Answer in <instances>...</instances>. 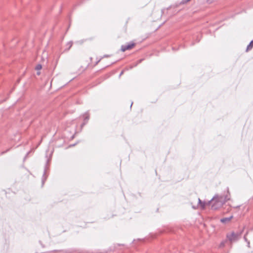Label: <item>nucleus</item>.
<instances>
[{
	"mask_svg": "<svg viewBox=\"0 0 253 253\" xmlns=\"http://www.w3.org/2000/svg\"><path fill=\"white\" fill-rule=\"evenodd\" d=\"M40 73H41L40 72H37V75H40Z\"/></svg>",
	"mask_w": 253,
	"mask_h": 253,
	"instance_id": "nucleus-17",
	"label": "nucleus"
},
{
	"mask_svg": "<svg viewBox=\"0 0 253 253\" xmlns=\"http://www.w3.org/2000/svg\"><path fill=\"white\" fill-rule=\"evenodd\" d=\"M224 246H225V242H224V241H223V242H222L220 244V245H219V248H223V247H224Z\"/></svg>",
	"mask_w": 253,
	"mask_h": 253,
	"instance_id": "nucleus-13",
	"label": "nucleus"
},
{
	"mask_svg": "<svg viewBox=\"0 0 253 253\" xmlns=\"http://www.w3.org/2000/svg\"><path fill=\"white\" fill-rule=\"evenodd\" d=\"M84 122L81 125V127H83L87 123V122L89 119V115L88 112H85L84 113Z\"/></svg>",
	"mask_w": 253,
	"mask_h": 253,
	"instance_id": "nucleus-5",
	"label": "nucleus"
},
{
	"mask_svg": "<svg viewBox=\"0 0 253 253\" xmlns=\"http://www.w3.org/2000/svg\"><path fill=\"white\" fill-rule=\"evenodd\" d=\"M233 217L232 216H230L229 217H225V218H221L220 219V221L222 222V223H226L227 222H228L229 221L231 218Z\"/></svg>",
	"mask_w": 253,
	"mask_h": 253,
	"instance_id": "nucleus-6",
	"label": "nucleus"
},
{
	"mask_svg": "<svg viewBox=\"0 0 253 253\" xmlns=\"http://www.w3.org/2000/svg\"><path fill=\"white\" fill-rule=\"evenodd\" d=\"M72 44H73L72 42H70L67 43V45L69 46L68 49H69L71 48V47L72 46Z\"/></svg>",
	"mask_w": 253,
	"mask_h": 253,
	"instance_id": "nucleus-14",
	"label": "nucleus"
},
{
	"mask_svg": "<svg viewBox=\"0 0 253 253\" xmlns=\"http://www.w3.org/2000/svg\"><path fill=\"white\" fill-rule=\"evenodd\" d=\"M124 73V71H122L120 74V76H122Z\"/></svg>",
	"mask_w": 253,
	"mask_h": 253,
	"instance_id": "nucleus-16",
	"label": "nucleus"
},
{
	"mask_svg": "<svg viewBox=\"0 0 253 253\" xmlns=\"http://www.w3.org/2000/svg\"><path fill=\"white\" fill-rule=\"evenodd\" d=\"M132 104H133V103L132 102V103H131V104L130 107H131V106H132Z\"/></svg>",
	"mask_w": 253,
	"mask_h": 253,
	"instance_id": "nucleus-19",
	"label": "nucleus"
},
{
	"mask_svg": "<svg viewBox=\"0 0 253 253\" xmlns=\"http://www.w3.org/2000/svg\"><path fill=\"white\" fill-rule=\"evenodd\" d=\"M210 204L211 205L212 210H216L220 208L223 204L217 197H214L211 200Z\"/></svg>",
	"mask_w": 253,
	"mask_h": 253,
	"instance_id": "nucleus-1",
	"label": "nucleus"
},
{
	"mask_svg": "<svg viewBox=\"0 0 253 253\" xmlns=\"http://www.w3.org/2000/svg\"><path fill=\"white\" fill-rule=\"evenodd\" d=\"M10 150V149H8L7 150H6V151H3L1 153V155H3L4 154H5L6 152H8L9 150Z\"/></svg>",
	"mask_w": 253,
	"mask_h": 253,
	"instance_id": "nucleus-15",
	"label": "nucleus"
},
{
	"mask_svg": "<svg viewBox=\"0 0 253 253\" xmlns=\"http://www.w3.org/2000/svg\"><path fill=\"white\" fill-rule=\"evenodd\" d=\"M253 47V40H252L250 42L249 44L247 46V49H246V51H248L251 50L252 48Z\"/></svg>",
	"mask_w": 253,
	"mask_h": 253,
	"instance_id": "nucleus-7",
	"label": "nucleus"
},
{
	"mask_svg": "<svg viewBox=\"0 0 253 253\" xmlns=\"http://www.w3.org/2000/svg\"><path fill=\"white\" fill-rule=\"evenodd\" d=\"M45 169H44V173L42 177V183L43 184L44 181L46 180V176H45Z\"/></svg>",
	"mask_w": 253,
	"mask_h": 253,
	"instance_id": "nucleus-8",
	"label": "nucleus"
},
{
	"mask_svg": "<svg viewBox=\"0 0 253 253\" xmlns=\"http://www.w3.org/2000/svg\"><path fill=\"white\" fill-rule=\"evenodd\" d=\"M242 232L235 233L232 232L230 234H227L226 237L230 242H236L238 241L241 237Z\"/></svg>",
	"mask_w": 253,
	"mask_h": 253,
	"instance_id": "nucleus-2",
	"label": "nucleus"
},
{
	"mask_svg": "<svg viewBox=\"0 0 253 253\" xmlns=\"http://www.w3.org/2000/svg\"><path fill=\"white\" fill-rule=\"evenodd\" d=\"M42 68V66L41 64H38L36 66V70L39 71V70H40Z\"/></svg>",
	"mask_w": 253,
	"mask_h": 253,
	"instance_id": "nucleus-11",
	"label": "nucleus"
},
{
	"mask_svg": "<svg viewBox=\"0 0 253 253\" xmlns=\"http://www.w3.org/2000/svg\"><path fill=\"white\" fill-rule=\"evenodd\" d=\"M246 235H245L244 236V239L245 241L247 243L248 247H250V241L247 239V238H246Z\"/></svg>",
	"mask_w": 253,
	"mask_h": 253,
	"instance_id": "nucleus-10",
	"label": "nucleus"
},
{
	"mask_svg": "<svg viewBox=\"0 0 253 253\" xmlns=\"http://www.w3.org/2000/svg\"><path fill=\"white\" fill-rule=\"evenodd\" d=\"M190 0H182L181 2H180V4H184L187 2H188V1H189Z\"/></svg>",
	"mask_w": 253,
	"mask_h": 253,
	"instance_id": "nucleus-12",
	"label": "nucleus"
},
{
	"mask_svg": "<svg viewBox=\"0 0 253 253\" xmlns=\"http://www.w3.org/2000/svg\"><path fill=\"white\" fill-rule=\"evenodd\" d=\"M104 57H109V55H104Z\"/></svg>",
	"mask_w": 253,
	"mask_h": 253,
	"instance_id": "nucleus-18",
	"label": "nucleus"
},
{
	"mask_svg": "<svg viewBox=\"0 0 253 253\" xmlns=\"http://www.w3.org/2000/svg\"><path fill=\"white\" fill-rule=\"evenodd\" d=\"M134 45L135 44L134 43H129L127 44L122 45L121 46V50L123 52H124L126 50L130 49L134 46Z\"/></svg>",
	"mask_w": 253,
	"mask_h": 253,
	"instance_id": "nucleus-3",
	"label": "nucleus"
},
{
	"mask_svg": "<svg viewBox=\"0 0 253 253\" xmlns=\"http://www.w3.org/2000/svg\"><path fill=\"white\" fill-rule=\"evenodd\" d=\"M217 197L221 202H222L223 204L227 201L230 200V197L228 195H226L225 196H217Z\"/></svg>",
	"mask_w": 253,
	"mask_h": 253,
	"instance_id": "nucleus-4",
	"label": "nucleus"
},
{
	"mask_svg": "<svg viewBox=\"0 0 253 253\" xmlns=\"http://www.w3.org/2000/svg\"><path fill=\"white\" fill-rule=\"evenodd\" d=\"M198 201H199V203L201 204V207L203 208H204L205 206V203L204 202H202V201L200 199H198Z\"/></svg>",
	"mask_w": 253,
	"mask_h": 253,
	"instance_id": "nucleus-9",
	"label": "nucleus"
}]
</instances>
